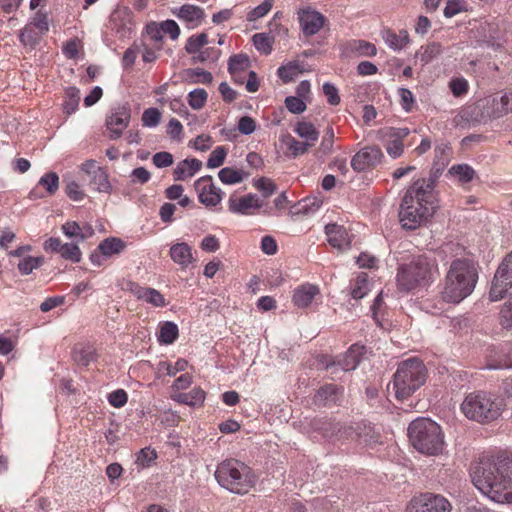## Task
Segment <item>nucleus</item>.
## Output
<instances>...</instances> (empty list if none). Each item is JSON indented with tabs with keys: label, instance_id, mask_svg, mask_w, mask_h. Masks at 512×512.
<instances>
[{
	"label": "nucleus",
	"instance_id": "1",
	"mask_svg": "<svg viewBox=\"0 0 512 512\" xmlns=\"http://www.w3.org/2000/svg\"><path fill=\"white\" fill-rule=\"evenodd\" d=\"M474 486L490 500L512 503V454L483 455L471 468Z\"/></svg>",
	"mask_w": 512,
	"mask_h": 512
},
{
	"label": "nucleus",
	"instance_id": "2",
	"mask_svg": "<svg viewBox=\"0 0 512 512\" xmlns=\"http://www.w3.org/2000/svg\"><path fill=\"white\" fill-rule=\"evenodd\" d=\"M438 207L435 181L432 178L415 180L405 191L399 210L404 229L415 230L426 224Z\"/></svg>",
	"mask_w": 512,
	"mask_h": 512
},
{
	"label": "nucleus",
	"instance_id": "3",
	"mask_svg": "<svg viewBox=\"0 0 512 512\" xmlns=\"http://www.w3.org/2000/svg\"><path fill=\"white\" fill-rule=\"evenodd\" d=\"M477 281L475 264L467 259H456L446 273L441 297L447 303H460L474 291Z\"/></svg>",
	"mask_w": 512,
	"mask_h": 512
},
{
	"label": "nucleus",
	"instance_id": "4",
	"mask_svg": "<svg viewBox=\"0 0 512 512\" xmlns=\"http://www.w3.org/2000/svg\"><path fill=\"white\" fill-rule=\"evenodd\" d=\"M438 273V265L434 258L426 255L414 257L409 263L401 265L397 273L398 289L410 292L427 286Z\"/></svg>",
	"mask_w": 512,
	"mask_h": 512
},
{
	"label": "nucleus",
	"instance_id": "5",
	"mask_svg": "<svg viewBox=\"0 0 512 512\" xmlns=\"http://www.w3.org/2000/svg\"><path fill=\"white\" fill-rule=\"evenodd\" d=\"M412 446L422 454L436 456L443 452L445 442L441 427L428 418H418L408 427Z\"/></svg>",
	"mask_w": 512,
	"mask_h": 512
},
{
	"label": "nucleus",
	"instance_id": "6",
	"mask_svg": "<svg viewBox=\"0 0 512 512\" xmlns=\"http://www.w3.org/2000/svg\"><path fill=\"white\" fill-rule=\"evenodd\" d=\"M220 486L236 494H246L255 485L256 477L251 468L235 459L222 461L215 471Z\"/></svg>",
	"mask_w": 512,
	"mask_h": 512
},
{
	"label": "nucleus",
	"instance_id": "7",
	"mask_svg": "<svg viewBox=\"0 0 512 512\" xmlns=\"http://www.w3.org/2000/svg\"><path fill=\"white\" fill-rule=\"evenodd\" d=\"M503 400L498 396L477 391L469 393L461 403L462 413L469 419L478 423H489L496 420L502 413Z\"/></svg>",
	"mask_w": 512,
	"mask_h": 512
},
{
	"label": "nucleus",
	"instance_id": "8",
	"mask_svg": "<svg viewBox=\"0 0 512 512\" xmlns=\"http://www.w3.org/2000/svg\"><path fill=\"white\" fill-rule=\"evenodd\" d=\"M425 376V366L419 359H407L399 364L388 390L392 389L398 400L407 399L425 383Z\"/></svg>",
	"mask_w": 512,
	"mask_h": 512
},
{
	"label": "nucleus",
	"instance_id": "9",
	"mask_svg": "<svg viewBox=\"0 0 512 512\" xmlns=\"http://www.w3.org/2000/svg\"><path fill=\"white\" fill-rule=\"evenodd\" d=\"M335 434L336 440H351L355 441L358 445L363 447H373L379 442V432L374 426L367 423H357L354 426H340L337 425Z\"/></svg>",
	"mask_w": 512,
	"mask_h": 512
},
{
	"label": "nucleus",
	"instance_id": "10",
	"mask_svg": "<svg viewBox=\"0 0 512 512\" xmlns=\"http://www.w3.org/2000/svg\"><path fill=\"white\" fill-rule=\"evenodd\" d=\"M512 293V251L498 266L489 291V299L492 302L503 299Z\"/></svg>",
	"mask_w": 512,
	"mask_h": 512
},
{
	"label": "nucleus",
	"instance_id": "11",
	"mask_svg": "<svg viewBox=\"0 0 512 512\" xmlns=\"http://www.w3.org/2000/svg\"><path fill=\"white\" fill-rule=\"evenodd\" d=\"M452 506L443 496L424 493L413 497L406 507V512H450Z\"/></svg>",
	"mask_w": 512,
	"mask_h": 512
},
{
	"label": "nucleus",
	"instance_id": "12",
	"mask_svg": "<svg viewBox=\"0 0 512 512\" xmlns=\"http://www.w3.org/2000/svg\"><path fill=\"white\" fill-rule=\"evenodd\" d=\"M409 133L408 128L384 127L377 131V139L384 145L387 154L396 159L403 154V140Z\"/></svg>",
	"mask_w": 512,
	"mask_h": 512
},
{
	"label": "nucleus",
	"instance_id": "13",
	"mask_svg": "<svg viewBox=\"0 0 512 512\" xmlns=\"http://www.w3.org/2000/svg\"><path fill=\"white\" fill-rule=\"evenodd\" d=\"M194 188L200 203L206 207L217 206L224 196V192L213 183V178L210 175L197 179L194 183Z\"/></svg>",
	"mask_w": 512,
	"mask_h": 512
},
{
	"label": "nucleus",
	"instance_id": "14",
	"mask_svg": "<svg viewBox=\"0 0 512 512\" xmlns=\"http://www.w3.org/2000/svg\"><path fill=\"white\" fill-rule=\"evenodd\" d=\"M131 119V109L127 104L118 105L111 109L106 118V126L109 131V138L116 140L120 138L123 131L128 127Z\"/></svg>",
	"mask_w": 512,
	"mask_h": 512
},
{
	"label": "nucleus",
	"instance_id": "15",
	"mask_svg": "<svg viewBox=\"0 0 512 512\" xmlns=\"http://www.w3.org/2000/svg\"><path fill=\"white\" fill-rule=\"evenodd\" d=\"M383 152L377 146H366L359 150L351 160L352 168L363 172L377 166L383 159Z\"/></svg>",
	"mask_w": 512,
	"mask_h": 512
},
{
	"label": "nucleus",
	"instance_id": "16",
	"mask_svg": "<svg viewBox=\"0 0 512 512\" xmlns=\"http://www.w3.org/2000/svg\"><path fill=\"white\" fill-rule=\"evenodd\" d=\"M298 20L303 34L305 36H312L321 30L326 18L314 9L304 8L298 11Z\"/></svg>",
	"mask_w": 512,
	"mask_h": 512
},
{
	"label": "nucleus",
	"instance_id": "17",
	"mask_svg": "<svg viewBox=\"0 0 512 512\" xmlns=\"http://www.w3.org/2000/svg\"><path fill=\"white\" fill-rule=\"evenodd\" d=\"M128 290L138 300L150 304L153 307H165L167 305L165 297L155 288L144 287L137 283L130 282Z\"/></svg>",
	"mask_w": 512,
	"mask_h": 512
},
{
	"label": "nucleus",
	"instance_id": "18",
	"mask_svg": "<svg viewBox=\"0 0 512 512\" xmlns=\"http://www.w3.org/2000/svg\"><path fill=\"white\" fill-rule=\"evenodd\" d=\"M260 207L262 202L256 194H247L242 197L233 194L228 200L229 211L235 214L248 215Z\"/></svg>",
	"mask_w": 512,
	"mask_h": 512
},
{
	"label": "nucleus",
	"instance_id": "19",
	"mask_svg": "<svg viewBox=\"0 0 512 512\" xmlns=\"http://www.w3.org/2000/svg\"><path fill=\"white\" fill-rule=\"evenodd\" d=\"M172 13L179 20L185 22L189 29H193L201 25L205 17L203 8L192 4H184L179 8H175L172 10Z\"/></svg>",
	"mask_w": 512,
	"mask_h": 512
},
{
	"label": "nucleus",
	"instance_id": "20",
	"mask_svg": "<svg viewBox=\"0 0 512 512\" xmlns=\"http://www.w3.org/2000/svg\"><path fill=\"white\" fill-rule=\"evenodd\" d=\"M169 255L174 263L187 269L194 262L192 248L185 242L175 243L170 247Z\"/></svg>",
	"mask_w": 512,
	"mask_h": 512
},
{
	"label": "nucleus",
	"instance_id": "21",
	"mask_svg": "<svg viewBox=\"0 0 512 512\" xmlns=\"http://www.w3.org/2000/svg\"><path fill=\"white\" fill-rule=\"evenodd\" d=\"M325 233L328 237V242L335 248L342 249L350 245V240L347 230L337 224H328L325 227Z\"/></svg>",
	"mask_w": 512,
	"mask_h": 512
},
{
	"label": "nucleus",
	"instance_id": "22",
	"mask_svg": "<svg viewBox=\"0 0 512 512\" xmlns=\"http://www.w3.org/2000/svg\"><path fill=\"white\" fill-rule=\"evenodd\" d=\"M319 294V288L313 284H304L295 289L293 302L299 308L308 307Z\"/></svg>",
	"mask_w": 512,
	"mask_h": 512
},
{
	"label": "nucleus",
	"instance_id": "23",
	"mask_svg": "<svg viewBox=\"0 0 512 512\" xmlns=\"http://www.w3.org/2000/svg\"><path fill=\"white\" fill-rule=\"evenodd\" d=\"M363 353L364 347L354 344L339 358L338 365L343 371L354 370L359 365Z\"/></svg>",
	"mask_w": 512,
	"mask_h": 512
},
{
	"label": "nucleus",
	"instance_id": "24",
	"mask_svg": "<svg viewBox=\"0 0 512 512\" xmlns=\"http://www.w3.org/2000/svg\"><path fill=\"white\" fill-rule=\"evenodd\" d=\"M202 167V162L196 158L185 159L174 169L175 180L183 181L195 175Z\"/></svg>",
	"mask_w": 512,
	"mask_h": 512
},
{
	"label": "nucleus",
	"instance_id": "25",
	"mask_svg": "<svg viewBox=\"0 0 512 512\" xmlns=\"http://www.w3.org/2000/svg\"><path fill=\"white\" fill-rule=\"evenodd\" d=\"M206 393L199 387L193 388L188 393H178L172 396V399L178 403L191 407H199L205 401Z\"/></svg>",
	"mask_w": 512,
	"mask_h": 512
},
{
	"label": "nucleus",
	"instance_id": "26",
	"mask_svg": "<svg viewBox=\"0 0 512 512\" xmlns=\"http://www.w3.org/2000/svg\"><path fill=\"white\" fill-rule=\"evenodd\" d=\"M293 131L302 139H304L305 143H308L310 147H312L319 138V131L316 127L307 121H298Z\"/></svg>",
	"mask_w": 512,
	"mask_h": 512
},
{
	"label": "nucleus",
	"instance_id": "27",
	"mask_svg": "<svg viewBox=\"0 0 512 512\" xmlns=\"http://www.w3.org/2000/svg\"><path fill=\"white\" fill-rule=\"evenodd\" d=\"M342 390L335 384H326L319 388L317 391L314 401L318 405H326L329 403H335Z\"/></svg>",
	"mask_w": 512,
	"mask_h": 512
},
{
	"label": "nucleus",
	"instance_id": "28",
	"mask_svg": "<svg viewBox=\"0 0 512 512\" xmlns=\"http://www.w3.org/2000/svg\"><path fill=\"white\" fill-rule=\"evenodd\" d=\"M249 58L244 54H236L229 58L228 71L235 82L242 83L238 74L245 72L249 68Z\"/></svg>",
	"mask_w": 512,
	"mask_h": 512
},
{
	"label": "nucleus",
	"instance_id": "29",
	"mask_svg": "<svg viewBox=\"0 0 512 512\" xmlns=\"http://www.w3.org/2000/svg\"><path fill=\"white\" fill-rule=\"evenodd\" d=\"M249 173L242 169L224 167L218 172V178L224 185H235L248 178Z\"/></svg>",
	"mask_w": 512,
	"mask_h": 512
},
{
	"label": "nucleus",
	"instance_id": "30",
	"mask_svg": "<svg viewBox=\"0 0 512 512\" xmlns=\"http://www.w3.org/2000/svg\"><path fill=\"white\" fill-rule=\"evenodd\" d=\"M281 142L286 146L287 150L290 153V156L293 158H297L301 155L306 154L310 148L308 143H305L304 141H299L290 134H285L281 136Z\"/></svg>",
	"mask_w": 512,
	"mask_h": 512
},
{
	"label": "nucleus",
	"instance_id": "31",
	"mask_svg": "<svg viewBox=\"0 0 512 512\" xmlns=\"http://www.w3.org/2000/svg\"><path fill=\"white\" fill-rule=\"evenodd\" d=\"M98 246L99 250L109 258L123 252L126 248V243L120 238L109 237L104 239Z\"/></svg>",
	"mask_w": 512,
	"mask_h": 512
},
{
	"label": "nucleus",
	"instance_id": "32",
	"mask_svg": "<svg viewBox=\"0 0 512 512\" xmlns=\"http://www.w3.org/2000/svg\"><path fill=\"white\" fill-rule=\"evenodd\" d=\"M89 184L100 193H111L112 185L109 181L108 173L100 168L89 178Z\"/></svg>",
	"mask_w": 512,
	"mask_h": 512
},
{
	"label": "nucleus",
	"instance_id": "33",
	"mask_svg": "<svg viewBox=\"0 0 512 512\" xmlns=\"http://www.w3.org/2000/svg\"><path fill=\"white\" fill-rule=\"evenodd\" d=\"M131 21L130 11L127 8H117L110 15V26L117 32L127 28Z\"/></svg>",
	"mask_w": 512,
	"mask_h": 512
},
{
	"label": "nucleus",
	"instance_id": "34",
	"mask_svg": "<svg viewBox=\"0 0 512 512\" xmlns=\"http://www.w3.org/2000/svg\"><path fill=\"white\" fill-rule=\"evenodd\" d=\"M441 52V45L439 43L432 42L425 46H421L416 52V58L420 60L422 65H426L439 56Z\"/></svg>",
	"mask_w": 512,
	"mask_h": 512
},
{
	"label": "nucleus",
	"instance_id": "35",
	"mask_svg": "<svg viewBox=\"0 0 512 512\" xmlns=\"http://www.w3.org/2000/svg\"><path fill=\"white\" fill-rule=\"evenodd\" d=\"M73 359L79 365L88 366L96 359L95 349L89 345L76 346L73 351Z\"/></svg>",
	"mask_w": 512,
	"mask_h": 512
},
{
	"label": "nucleus",
	"instance_id": "36",
	"mask_svg": "<svg viewBox=\"0 0 512 512\" xmlns=\"http://www.w3.org/2000/svg\"><path fill=\"white\" fill-rule=\"evenodd\" d=\"M385 43L393 50H402L409 43V35L406 30H401L399 34L387 31L384 35Z\"/></svg>",
	"mask_w": 512,
	"mask_h": 512
},
{
	"label": "nucleus",
	"instance_id": "37",
	"mask_svg": "<svg viewBox=\"0 0 512 512\" xmlns=\"http://www.w3.org/2000/svg\"><path fill=\"white\" fill-rule=\"evenodd\" d=\"M62 232L69 238H79L84 240L91 237L94 233L92 227H87V233H84L82 227L75 221L66 222L62 225Z\"/></svg>",
	"mask_w": 512,
	"mask_h": 512
},
{
	"label": "nucleus",
	"instance_id": "38",
	"mask_svg": "<svg viewBox=\"0 0 512 512\" xmlns=\"http://www.w3.org/2000/svg\"><path fill=\"white\" fill-rule=\"evenodd\" d=\"M448 173L461 183H468L475 177V170L468 164H455L450 167Z\"/></svg>",
	"mask_w": 512,
	"mask_h": 512
},
{
	"label": "nucleus",
	"instance_id": "39",
	"mask_svg": "<svg viewBox=\"0 0 512 512\" xmlns=\"http://www.w3.org/2000/svg\"><path fill=\"white\" fill-rule=\"evenodd\" d=\"M178 326L173 322H165L160 326L158 340L161 344H172L178 337Z\"/></svg>",
	"mask_w": 512,
	"mask_h": 512
},
{
	"label": "nucleus",
	"instance_id": "40",
	"mask_svg": "<svg viewBox=\"0 0 512 512\" xmlns=\"http://www.w3.org/2000/svg\"><path fill=\"white\" fill-rule=\"evenodd\" d=\"M208 42V36L206 33H200L196 35L190 36L185 44V51L194 57L197 55L205 45H207Z\"/></svg>",
	"mask_w": 512,
	"mask_h": 512
},
{
	"label": "nucleus",
	"instance_id": "41",
	"mask_svg": "<svg viewBox=\"0 0 512 512\" xmlns=\"http://www.w3.org/2000/svg\"><path fill=\"white\" fill-rule=\"evenodd\" d=\"M80 91L76 87H68L65 90V99L63 102V110L66 114L71 115L79 106Z\"/></svg>",
	"mask_w": 512,
	"mask_h": 512
},
{
	"label": "nucleus",
	"instance_id": "42",
	"mask_svg": "<svg viewBox=\"0 0 512 512\" xmlns=\"http://www.w3.org/2000/svg\"><path fill=\"white\" fill-rule=\"evenodd\" d=\"M44 263V257L38 256V257H32V256H25L20 259L17 268L21 275H29L31 274L35 269H38L41 267Z\"/></svg>",
	"mask_w": 512,
	"mask_h": 512
},
{
	"label": "nucleus",
	"instance_id": "43",
	"mask_svg": "<svg viewBox=\"0 0 512 512\" xmlns=\"http://www.w3.org/2000/svg\"><path fill=\"white\" fill-rule=\"evenodd\" d=\"M493 103L492 115L494 117H500L512 112V91L502 95L499 100L494 98Z\"/></svg>",
	"mask_w": 512,
	"mask_h": 512
},
{
	"label": "nucleus",
	"instance_id": "44",
	"mask_svg": "<svg viewBox=\"0 0 512 512\" xmlns=\"http://www.w3.org/2000/svg\"><path fill=\"white\" fill-rule=\"evenodd\" d=\"M369 281L366 273H361L355 280L351 290V296L354 299H362L369 292Z\"/></svg>",
	"mask_w": 512,
	"mask_h": 512
},
{
	"label": "nucleus",
	"instance_id": "45",
	"mask_svg": "<svg viewBox=\"0 0 512 512\" xmlns=\"http://www.w3.org/2000/svg\"><path fill=\"white\" fill-rule=\"evenodd\" d=\"M207 98V92L202 88H197L188 93L187 101L192 109L200 110L207 102Z\"/></svg>",
	"mask_w": 512,
	"mask_h": 512
},
{
	"label": "nucleus",
	"instance_id": "46",
	"mask_svg": "<svg viewBox=\"0 0 512 512\" xmlns=\"http://www.w3.org/2000/svg\"><path fill=\"white\" fill-rule=\"evenodd\" d=\"M272 43H273V38L266 33H257L255 35H253V44H254L255 48L259 52H261L265 55H268L271 53Z\"/></svg>",
	"mask_w": 512,
	"mask_h": 512
},
{
	"label": "nucleus",
	"instance_id": "47",
	"mask_svg": "<svg viewBox=\"0 0 512 512\" xmlns=\"http://www.w3.org/2000/svg\"><path fill=\"white\" fill-rule=\"evenodd\" d=\"M156 458L157 453L155 452V450L146 447L141 449L137 453L135 464L137 465L138 468L143 469L151 466V464L156 460Z\"/></svg>",
	"mask_w": 512,
	"mask_h": 512
},
{
	"label": "nucleus",
	"instance_id": "48",
	"mask_svg": "<svg viewBox=\"0 0 512 512\" xmlns=\"http://www.w3.org/2000/svg\"><path fill=\"white\" fill-rule=\"evenodd\" d=\"M228 149L224 146H217L209 155L207 167L210 169L218 168L223 165Z\"/></svg>",
	"mask_w": 512,
	"mask_h": 512
},
{
	"label": "nucleus",
	"instance_id": "49",
	"mask_svg": "<svg viewBox=\"0 0 512 512\" xmlns=\"http://www.w3.org/2000/svg\"><path fill=\"white\" fill-rule=\"evenodd\" d=\"M65 260H69L73 263L80 262L82 258V252L78 245L73 243H64L59 253Z\"/></svg>",
	"mask_w": 512,
	"mask_h": 512
},
{
	"label": "nucleus",
	"instance_id": "50",
	"mask_svg": "<svg viewBox=\"0 0 512 512\" xmlns=\"http://www.w3.org/2000/svg\"><path fill=\"white\" fill-rule=\"evenodd\" d=\"M221 56V51L215 47L203 48L197 55L192 57L194 63L215 62Z\"/></svg>",
	"mask_w": 512,
	"mask_h": 512
},
{
	"label": "nucleus",
	"instance_id": "51",
	"mask_svg": "<svg viewBox=\"0 0 512 512\" xmlns=\"http://www.w3.org/2000/svg\"><path fill=\"white\" fill-rule=\"evenodd\" d=\"M65 193L73 201H81L85 197L84 191L78 182L73 179H64Z\"/></svg>",
	"mask_w": 512,
	"mask_h": 512
},
{
	"label": "nucleus",
	"instance_id": "52",
	"mask_svg": "<svg viewBox=\"0 0 512 512\" xmlns=\"http://www.w3.org/2000/svg\"><path fill=\"white\" fill-rule=\"evenodd\" d=\"M188 366L185 359H178L174 364L163 361L159 363V371L165 372L169 376H175L178 372L184 371Z\"/></svg>",
	"mask_w": 512,
	"mask_h": 512
},
{
	"label": "nucleus",
	"instance_id": "53",
	"mask_svg": "<svg viewBox=\"0 0 512 512\" xmlns=\"http://www.w3.org/2000/svg\"><path fill=\"white\" fill-rule=\"evenodd\" d=\"M499 324L504 329H512V298L501 306L499 311Z\"/></svg>",
	"mask_w": 512,
	"mask_h": 512
},
{
	"label": "nucleus",
	"instance_id": "54",
	"mask_svg": "<svg viewBox=\"0 0 512 512\" xmlns=\"http://www.w3.org/2000/svg\"><path fill=\"white\" fill-rule=\"evenodd\" d=\"M29 26L35 27L40 34H45L49 30V22H48V15L45 12H42L41 10L37 11L34 16L31 18Z\"/></svg>",
	"mask_w": 512,
	"mask_h": 512
},
{
	"label": "nucleus",
	"instance_id": "55",
	"mask_svg": "<svg viewBox=\"0 0 512 512\" xmlns=\"http://www.w3.org/2000/svg\"><path fill=\"white\" fill-rule=\"evenodd\" d=\"M273 4H274V0H263V2L261 4L256 6L254 9H252L248 13L247 19L249 21H256L259 18L264 17L265 15H267L269 13Z\"/></svg>",
	"mask_w": 512,
	"mask_h": 512
},
{
	"label": "nucleus",
	"instance_id": "56",
	"mask_svg": "<svg viewBox=\"0 0 512 512\" xmlns=\"http://www.w3.org/2000/svg\"><path fill=\"white\" fill-rule=\"evenodd\" d=\"M39 184L43 186L49 194H54L59 188V177L55 172H49L40 178Z\"/></svg>",
	"mask_w": 512,
	"mask_h": 512
},
{
	"label": "nucleus",
	"instance_id": "57",
	"mask_svg": "<svg viewBox=\"0 0 512 512\" xmlns=\"http://www.w3.org/2000/svg\"><path fill=\"white\" fill-rule=\"evenodd\" d=\"M161 119V113L157 108H148L142 114V124L145 127H156Z\"/></svg>",
	"mask_w": 512,
	"mask_h": 512
},
{
	"label": "nucleus",
	"instance_id": "58",
	"mask_svg": "<svg viewBox=\"0 0 512 512\" xmlns=\"http://www.w3.org/2000/svg\"><path fill=\"white\" fill-rule=\"evenodd\" d=\"M335 134L332 127H328L322 138L318 152L322 155H328L332 152Z\"/></svg>",
	"mask_w": 512,
	"mask_h": 512
},
{
	"label": "nucleus",
	"instance_id": "59",
	"mask_svg": "<svg viewBox=\"0 0 512 512\" xmlns=\"http://www.w3.org/2000/svg\"><path fill=\"white\" fill-rule=\"evenodd\" d=\"M254 186L262 193L264 197L271 196L275 190L276 185L271 179L262 177L254 181Z\"/></svg>",
	"mask_w": 512,
	"mask_h": 512
},
{
	"label": "nucleus",
	"instance_id": "60",
	"mask_svg": "<svg viewBox=\"0 0 512 512\" xmlns=\"http://www.w3.org/2000/svg\"><path fill=\"white\" fill-rule=\"evenodd\" d=\"M17 343L16 336H8L6 333L0 334V355H8L11 353Z\"/></svg>",
	"mask_w": 512,
	"mask_h": 512
},
{
	"label": "nucleus",
	"instance_id": "61",
	"mask_svg": "<svg viewBox=\"0 0 512 512\" xmlns=\"http://www.w3.org/2000/svg\"><path fill=\"white\" fill-rule=\"evenodd\" d=\"M162 33L169 35L172 40L178 39L180 35L179 25L174 20H165L159 24Z\"/></svg>",
	"mask_w": 512,
	"mask_h": 512
},
{
	"label": "nucleus",
	"instance_id": "62",
	"mask_svg": "<svg viewBox=\"0 0 512 512\" xmlns=\"http://www.w3.org/2000/svg\"><path fill=\"white\" fill-rule=\"evenodd\" d=\"M286 108L293 114H300L306 110L304 101L295 96H288L285 99Z\"/></svg>",
	"mask_w": 512,
	"mask_h": 512
},
{
	"label": "nucleus",
	"instance_id": "63",
	"mask_svg": "<svg viewBox=\"0 0 512 512\" xmlns=\"http://www.w3.org/2000/svg\"><path fill=\"white\" fill-rule=\"evenodd\" d=\"M299 73L298 64L289 63L286 66H281L278 69L279 77L285 82L291 81L296 77Z\"/></svg>",
	"mask_w": 512,
	"mask_h": 512
},
{
	"label": "nucleus",
	"instance_id": "64",
	"mask_svg": "<svg viewBox=\"0 0 512 512\" xmlns=\"http://www.w3.org/2000/svg\"><path fill=\"white\" fill-rule=\"evenodd\" d=\"M238 131L243 135H250L256 129V122L250 116H243L238 121Z\"/></svg>",
	"mask_w": 512,
	"mask_h": 512
}]
</instances>
